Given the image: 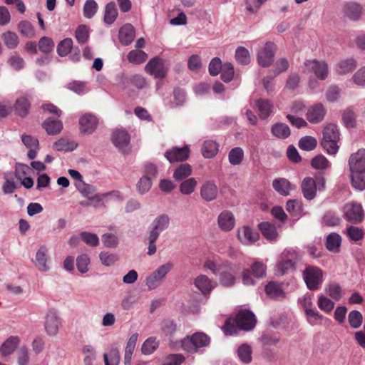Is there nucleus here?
Masks as SVG:
<instances>
[{"mask_svg":"<svg viewBox=\"0 0 365 365\" xmlns=\"http://www.w3.org/2000/svg\"><path fill=\"white\" fill-rule=\"evenodd\" d=\"M303 279L310 290L318 289L323 282L322 270L315 266H307L302 273Z\"/></svg>","mask_w":365,"mask_h":365,"instance_id":"obj_8","label":"nucleus"},{"mask_svg":"<svg viewBox=\"0 0 365 365\" xmlns=\"http://www.w3.org/2000/svg\"><path fill=\"white\" fill-rule=\"evenodd\" d=\"M43 127L48 134L56 135L61 132L63 128V124L58 120L48 118L43 123Z\"/></svg>","mask_w":365,"mask_h":365,"instance_id":"obj_38","label":"nucleus"},{"mask_svg":"<svg viewBox=\"0 0 365 365\" xmlns=\"http://www.w3.org/2000/svg\"><path fill=\"white\" fill-rule=\"evenodd\" d=\"M107 197V194H96L91 196L88 198V202L84 204L81 202V204L83 205H90L95 208L102 207L105 205L106 199Z\"/></svg>","mask_w":365,"mask_h":365,"instance_id":"obj_57","label":"nucleus"},{"mask_svg":"<svg viewBox=\"0 0 365 365\" xmlns=\"http://www.w3.org/2000/svg\"><path fill=\"white\" fill-rule=\"evenodd\" d=\"M210 343V338L203 332H195L191 336H187L180 341L182 349L190 354L199 351L201 348L207 346Z\"/></svg>","mask_w":365,"mask_h":365,"instance_id":"obj_3","label":"nucleus"},{"mask_svg":"<svg viewBox=\"0 0 365 365\" xmlns=\"http://www.w3.org/2000/svg\"><path fill=\"white\" fill-rule=\"evenodd\" d=\"M352 185L356 190H365V149H359L349 159Z\"/></svg>","mask_w":365,"mask_h":365,"instance_id":"obj_1","label":"nucleus"},{"mask_svg":"<svg viewBox=\"0 0 365 365\" xmlns=\"http://www.w3.org/2000/svg\"><path fill=\"white\" fill-rule=\"evenodd\" d=\"M189 147L185 145L182 148L173 147L168 149L165 151L164 156L170 163H174L186 160L189 157Z\"/></svg>","mask_w":365,"mask_h":365,"instance_id":"obj_16","label":"nucleus"},{"mask_svg":"<svg viewBox=\"0 0 365 365\" xmlns=\"http://www.w3.org/2000/svg\"><path fill=\"white\" fill-rule=\"evenodd\" d=\"M343 212L344 218L347 221L353 223L361 222L364 217L361 205L356 202H351L345 205Z\"/></svg>","mask_w":365,"mask_h":365,"instance_id":"obj_10","label":"nucleus"},{"mask_svg":"<svg viewBox=\"0 0 365 365\" xmlns=\"http://www.w3.org/2000/svg\"><path fill=\"white\" fill-rule=\"evenodd\" d=\"M317 145V140L312 136H304L299 141V147L300 149L306 151L314 150Z\"/></svg>","mask_w":365,"mask_h":365,"instance_id":"obj_54","label":"nucleus"},{"mask_svg":"<svg viewBox=\"0 0 365 365\" xmlns=\"http://www.w3.org/2000/svg\"><path fill=\"white\" fill-rule=\"evenodd\" d=\"M356 67V61L354 58L340 61L335 66V70L339 74H346L353 71Z\"/></svg>","mask_w":365,"mask_h":365,"instance_id":"obj_31","label":"nucleus"},{"mask_svg":"<svg viewBox=\"0 0 365 365\" xmlns=\"http://www.w3.org/2000/svg\"><path fill=\"white\" fill-rule=\"evenodd\" d=\"M170 217L167 214L158 215L149 227L150 234L159 237L160 235L170 226Z\"/></svg>","mask_w":365,"mask_h":365,"instance_id":"obj_17","label":"nucleus"},{"mask_svg":"<svg viewBox=\"0 0 365 365\" xmlns=\"http://www.w3.org/2000/svg\"><path fill=\"white\" fill-rule=\"evenodd\" d=\"M256 106L262 119L268 118L273 112L274 106L269 100L260 98L257 101Z\"/></svg>","mask_w":365,"mask_h":365,"instance_id":"obj_28","label":"nucleus"},{"mask_svg":"<svg viewBox=\"0 0 365 365\" xmlns=\"http://www.w3.org/2000/svg\"><path fill=\"white\" fill-rule=\"evenodd\" d=\"M302 72L307 74L313 73L318 80L324 81L329 76V69L325 61L309 59L304 62Z\"/></svg>","mask_w":365,"mask_h":365,"instance_id":"obj_7","label":"nucleus"},{"mask_svg":"<svg viewBox=\"0 0 365 365\" xmlns=\"http://www.w3.org/2000/svg\"><path fill=\"white\" fill-rule=\"evenodd\" d=\"M275 51V45L273 43L267 42L262 47L257 53V62L262 67H268L273 62Z\"/></svg>","mask_w":365,"mask_h":365,"instance_id":"obj_14","label":"nucleus"},{"mask_svg":"<svg viewBox=\"0 0 365 365\" xmlns=\"http://www.w3.org/2000/svg\"><path fill=\"white\" fill-rule=\"evenodd\" d=\"M324 291L333 299L338 301L343 296V291L339 284L330 282L325 286Z\"/></svg>","mask_w":365,"mask_h":365,"instance_id":"obj_40","label":"nucleus"},{"mask_svg":"<svg viewBox=\"0 0 365 365\" xmlns=\"http://www.w3.org/2000/svg\"><path fill=\"white\" fill-rule=\"evenodd\" d=\"M19 344V338L16 336L9 337L0 347V354L7 356L11 354Z\"/></svg>","mask_w":365,"mask_h":365,"instance_id":"obj_27","label":"nucleus"},{"mask_svg":"<svg viewBox=\"0 0 365 365\" xmlns=\"http://www.w3.org/2000/svg\"><path fill=\"white\" fill-rule=\"evenodd\" d=\"M235 59L241 65H247L250 63V55L249 51L243 47L239 46L235 51Z\"/></svg>","mask_w":365,"mask_h":365,"instance_id":"obj_48","label":"nucleus"},{"mask_svg":"<svg viewBox=\"0 0 365 365\" xmlns=\"http://www.w3.org/2000/svg\"><path fill=\"white\" fill-rule=\"evenodd\" d=\"M259 229L267 240L274 241L278 237L275 226L268 222H261L259 225Z\"/></svg>","mask_w":365,"mask_h":365,"instance_id":"obj_29","label":"nucleus"},{"mask_svg":"<svg viewBox=\"0 0 365 365\" xmlns=\"http://www.w3.org/2000/svg\"><path fill=\"white\" fill-rule=\"evenodd\" d=\"M237 353L241 362L244 364H249L252 361V350L250 345L247 344H242L238 347Z\"/></svg>","mask_w":365,"mask_h":365,"instance_id":"obj_41","label":"nucleus"},{"mask_svg":"<svg viewBox=\"0 0 365 365\" xmlns=\"http://www.w3.org/2000/svg\"><path fill=\"white\" fill-rule=\"evenodd\" d=\"M334 302L331 299L322 294L319 295L318 297L317 305L319 308L325 313L331 312L334 307Z\"/></svg>","mask_w":365,"mask_h":365,"instance_id":"obj_56","label":"nucleus"},{"mask_svg":"<svg viewBox=\"0 0 365 365\" xmlns=\"http://www.w3.org/2000/svg\"><path fill=\"white\" fill-rule=\"evenodd\" d=\"M197 185V182L195 178H188L181 182L180 191L184 195H190L194 192Z\"/></svg>","mask_w":365,"mask_h":365,"instance_id":"obj_55","label":"nucleus"},{"mask_svg":"<svg viewBox=\"0 0 365 365\" xmlns=\"http://www.w3.org/2000/svg\"><path fill=\"white\" fill-rule=\"evenodd\" d=\"M135 37V30L130 24H126L119 30V40L125 46L129 45Z\"/></svg>","mask_w":365,"mask_h":365,"instance_id":"obj_26","label":"nucleus"},{"mask_svg":"<svg viewBox=\"0 0 365 365\" xmlns=\"http://www.w3.org/2000/svg\"><path fill=\"white\" fill-rule=\"evenodd\" d=\"M235 323L241 329L249 331L256 324L255 314L250 310H241L236 316Z\"/></svg>","mask_w":365,"mask_h":365,"instance_id":"obj_13","label":"nucleus"},{"mask_svg":"<svg viewBox=\"0 0 365 365\" xmlns=\"http://www.w3.org/2000/svg\"><path fill=\"white\" fill-rule=\"evenodd\" d=\"M326 113L327 110L322 103H315L308 108L307 119L311 123H319L323 120Z\"/></svg>","mask_w":365,"mask_h":365,"instance_id":"obj_19","label":"nucleus"},{"mask_svg":"<svg viewBox=\"0 0 365 365\" xmlns=\"http://www.w3.org/2000/svg\"><path fill=\"white\" fill-rule=\"evenodd\" d=\"M19 33L26 38H31L35 35V31L33 25L28 21H21L17 26Z\"/></svg>","mask_w":365,"mask_h":365,"instance_id":"obj_50","label":"nucleus"},{"mask_svg":"<svg viewBox=\"0 0 365 365\" xmlns=\"http://www.w3.org/2000/svg\"><path fill=\"white\" fill-rule=\"evenodd\" d=\"M267 266L260 261L252 263L250 268L244 269L242 272V281L244 285H255L257 280L266 275Z\"/></svg>","mask_w":365,"mask_h":365,"instance_id":"obj_4","label":"nucleus"},{"mask_svg":"<svg viewBox=\"0 0 365 365\" xmlns=\"http://www.w3.org/2000/svg\"><path fill=\"white\" fill-rule=\"evenodd\" d=\"M356 114L353 109L347 108L342 112V120L347 128H353L355 125Z\"/></svg>","mask_w":365,"mask_h":365,"instance_id":"obj_60","label":"nucleus"},{"mask_svg":"<svg viewBox=\"0 0 365 365\" xmlns=\"http://www.w3.org/2000/svg\"><path fill=\"white\" fill-rule=\"evenodd\" d=\"M265 292L272 299H282L285 297V292L281 285L277 282H269L265 287Z\"/></svg>","mask_w":365,"mask_h":365,"instance_id":"obj_32","label":"nucleus"},{"mask_svg":"<svg viewBox=\"0 0 365 365\" xmlns=\"http://www.w3.org/2000/svg\"><path fill=\"white\" fill-rule=\"evenodd\" d=\"M73 46V41L70 38H67L61 41L57 46V53L60 56H67Z\"/></svg>","mask_w":365,"mask_h":365,"instance_id":"obj_62","label":"nucleus"},{"mask_svg":"<svg viewBox=\"0 0 365 365\" xmlns=\"http://www.w3.org/2000/svg\"><path fill=\"white\" fill-rule=\"evenodd\" d=\"M98 10V4L95 0H86L83 5V16L87 19L93 18Z\"/></svg>","mask_w":365,"mask_h":365,"instance_id":"obj_59","label":"nucleus"},{"mask_svg":"<svg viewBox=\"0 0 365 365\" xmlns=\"http://www.w3.org/2000/svg\"><path fill=\"white\" fill-rule=\"evenodd\" d=\"M341 243V236L335 232L329 234L327 237L326 247L329 251L337 252Z\"/></svg>","mask_w":365,"mask_h":365,"instance_id":"obj_37","label":"nucleus"},{"mask_svg":"<svg viewBox=\"0 0 365 365\" xmlns=\"http://www.w3.org/2000/svg\"><path fill=\"white\" fill-rule=\"evenodd\" d=\"M2 39L8 48L14 49L19 43L17 34L12 31H6L1 36Z\"/></svg>","mask_w":365,"mask_h":365,"instance_id":"obj_46","label":"nucleus"},{"mask_svg":"<svg viewBox=\"0 0 365 365\" xmlns=\"http://www.w3.org/2000/svg\"><path fill=\"white\" fill-rule=\"evenodd\" d=\"M217 225L223 232H230L235 226V217L230 210H223L217 217Z\"/></svg>","mask_w":365,"mask_h":365,"instance_id":"obj_20","label":"nucleus"},{"mask_svg":"<svg viewBox=\"0 0 365 365\" xmlns=\"http://www.w3.org/2000/svg\"><path fill=\"white\" fill-rule=\"evenodd\" d=\"M312 166L317 170H326L330 168L331 163L322 155L315 156L311 161Z\"/></svg>","mask_w":365,"mask_h":365,"instance_id":"obj_58","label":"nucleus"},{"mask_svg":"<svg viewBox=\"0 0 365 365\" xmlns=\"http://www.w3.org/2000/svg\"><path fill=\"white\" fill-rule=\"evenodd\" d=\"M118 10L115 4L113 1L109 2L106 5L103 20L105 24L111 25L118 17Z\"/></svg>","mask_w":365,"mask_h":365,"instance_id":"obj_35","label":"nucleus"},{"mask_svg":"<svg viewBox=\"0 0 365 365\" xmlns=\"http://www.w3.org/2000/svg\"><path fill=\"white\" fill-rule=\"evenodd\" d=\"M238 267L235 264L225 262L220 272V282L225 287H231L236 282Z\"/></svg>","mask_w":365,"mask_h":365,"instance_id":"obj_11","label":"nucleus"},{"mask_svg":"<svg viewBox=\"0 0 365 365\" xmlns=\"http://www.w3.org/2000/svg\"><path fill=\"white\" fill-rule=\"evenodd\" d=\"M228 161L230 165L236 166L240 165L245 158V152L240 147L232 148L228 153Z\"/></svg>","mask_w":365,"mask_h":365,"instance_id":"obj_34","label":"nucleus"},{"mask_svg":"<svg viewBox=\"0 0 365 365\" xmlns=\"http://www.w3.org/2000/svg\"><path fill=\"white\" fill-rule=\"evenodd\" d=\"M29 108L30 103L24 97L18 98L14 106L16 113L21 117H24L28 114Z\"/></svg>","mask_w":365,"mask_h":365,"instance_id":"obj_47","label":"nucleus"},{"mask_svg":"<svg viewBox=\"0 0 365 365\" xmlns=\"http://www.w3.org/2000/svg\"><path fill=\"white\" fill-rule=\"evenodd\" d=\"M130 138L125 130L117 129L112 135V142L120 151L125 153L129 150Z\"/></svg>","mask_w":365,"mask_h":365,"instance_id":"obj_15","label":"nucleus"},{"mask_svg":"<svg viewBox=\"0 0 365 365\" xmlns=\"http://www.w3.org/2000/svg\"><path fill=\"white\" fill-rule=\"evenodd\" d=\"M315 178L316 180L311 177H306L301 183L303 196L308 200H312L316 197L317 189L324 190L325 187L326 180L323 175H319Z\"/></svg>","mask_w":365,"mask_h":365,"instance_id":"obj_5","label":"nucleus"},{"mask_svg":"<svg viewBox=\"0 0 365 365\" xmlns=\"http://www.w3.org/2000/svg\"><path fill=\"white\" fill-rule=\"evenodd\" d=\"M75 186L80 193L88 199L96 191L94 186L87 184L84 181L78 182V184H75Z\"/></svg>","mask_w":365,"mask_h":365,"instance_id":"obj_64","label":"nucleus"},{"mask_svg":"<svg viewBox=\"0 0 365 365\" xmlns=\"http://www.w3.org/2000/svg\"><path fill=\"white\" fill-rule=\"evenodd\" d=\"M237 237L242 245L247 246L255 244L259 239L258 232L248 225H243L239 227Z\"/></svg>","mask_w":365,"mask_h":365,"instance_id":"obj_12","label":"nucleus"},{"mask_svg":"<svg viewBox=\"0 0 365 365\" xmlns=\"http://www.w3.org/2000/svg\"><path fill=\"white\" fill-rule=\"evenodd\" d=\"M344 14L346 18L351 21H359L362 14L361 6L356 2H347L344 6Z\"/></svg>","mask_w":365,"mask_h":365,"instance_id":"obj_24","label":"nucleus"},{"mask_svg":"<svg viewBox=\"0 0 365 365\" xmlns=\"http://www.w3.org/2000/svg\"><path fill=\"white\" fill-rule=\"evenodd\" d=\"M294 269V263L291 259L280 260L274 267V274L277 276H282L289 270Z\"/></svg>","mask_w":365,"mask_h":365,"instance_id":"obj_42","label":"nucleus"},{"mask_svg":"<svg viewBox=\"0 0 365 365\" xmlns=\"http://www.w3.org/2000/svg\"><path fill=\"white\" fill-rule=\"evenodd\" d=\"M148 58L145 52L141 50H133L128 54V60L133 63L140 64L143 63Z\"/></svg>","mask_w":365,"mask_h":365,"instance_id":"obj_53","label":"nucleus"},{"mask_svg":"<svg viewBox=\"0 0 365 365\" xmlns=\"http://www.w3.org/2000/svg\"><path fill=\"white\" fill-rule=\"evenodd\" d=\"M286 209L294 217H299L304 215L302 203L297 200H288Z\"/></svg>","mask_w":365,"mask_h":365,"instance_id":"obj_39","label":"nucleus"},{"mask_svg":"<svg viewBox=\"0 0 365 365\" xmlns=\"http://www.w3.org/2000/svg\"><path fill=\"white\" fill-rule=\"evenodd\" d=\"M219 150V144L214 140H207L203 143L201 151L204 158H212L215 157Z\"/></svg>","mask_w":365,"mask_h":365,"instance_id":"obj_30","label":"nucleus"},{"mask_svg":"<svg viewBox=\"0 0 365 365\" xmlns=\"http://www.w3.org/2000/svg\"><path fill=\"white\" fill-rule=\"evenodd\" d=\"M192 174V167L184 163L178 166L173 173V178L175 180L180 181L185 179Z\"/></svg>","mask_w":365,"mask_h":365,"instance_id":"obj_44","label":"nucleus"},{"mask_svg":"<svg viewBox=\"0 0 365 365\" xmlns=\"http://www.w3.org/2000/svg\"><path fill=\"white\" fill-rule=\"evenodd\" d=\"M272 186L280 195L283 196L289 195L291 183L288 180L282 178L275 179L272 182Z\"/></svg>","mask_w":365,"mask_h":365,"instance_id":"obj_33","label":"nucleus"},{"mask_svg":"<svg viewBox=\"0 0 365 365\" xmlns=\"http://www.w3.org/2000/svg\"><path fill=\"white\" fill-rule=\"evenodd\" d=\"M48 252L47 247L43 245L39 247L36 253L34 264L41 272H47L50 269Z\"/></svg>","mask_w":365,"mask_h":365,"instance_id":"obj_23","label":"nucleus"},{"mask_svg":"<svg viewBox=\"0 0 365 365\" xmlns=\"http://www.w3.org/2000/svg\"><path fill=\"white\" fill-rule=\"evenodd\" d=\"M195 285L203 294H209L216 284L206 275H200L195 280Z\"/></svg>","mask_w":365,"mask_h":365,"instance_id":"obj_25","label":"nucleus"},{"mask_svg":"<svg viewBox=\"0 0 365 365\" xmlns=\"http://www.w3.org/2000/svg\"><path fill=\"white\" fill-rule=\"evenodd\" d=\"M218 195V187L212 180H207L200 187V196L206 202L215 200Z\"/></svg>","mask_w":365,"mask_h":365,"instance_id":"obj_21","label":"nucleus"},{"mask_svg":"<svg viewBox=\"0 0 365 365\" xmlns=\"http://www.w3.org/2000/svg\"><path fill=\"white\" fill-rule=\"evenodd\" d=\"M152 185L150 177L143 175L136 183V190L140 195H143L150 191Z\"/></svg>","mask_w":365,"mask_h":365,"instance_id":"obj_43","label":"nucleus"},{"mask_svg":"<svg viewBox=\"0 0 365 365\" xmlns=\"http://www.w3.org/2000/svg\"><path fill=\"white\" fill-rule=\"evenodd\" d=\"M60 324V318L56 312L53 310L48 311L46 315L44 323L46 334L51 336H56L58 332Z\"/></svg>","mask_w":365,"mask_h":365,"instance_id":"obj_18","label":"nucleus"},{"mask_svg":"<svg viewBox=\"0 0 365 365\" xmlns=\"http://www.w3.org/2000/svg\"><path fill=\"white\" fill-rule=\"evenodd\" d=\"M304 312L309 323L312 325L316 324L317 322L324 319V317L315 308L305 307Z\"/></svg>","mask_w":365,"mask_h":365,"instance_id":"obj_61","label":"nucleus"},{"mask_svg":"<svg viewBox=\"0 0 365 365\" xmlns=\"http://www.w3.org/2000/svg\"><path fill=\"white\" fill-rule=\"evenodd\" d=\"M76 148V143L66 138H61L53 143V148L58 151H72Z\"/></svg>","mask_w":365,"mask_h":365,"instance_id":"obj_45","label":"nucleus"},{"mask_svg":"<svg viewBox=\"0 0 365 365\" xmlns=\"http://www.w3.org/2000/svg\"><path fill=\"white\" fill-rule=\"evenodd\" d=\"M159 346L155 337L147 339L142 345L141 351L143 354L149 355L153 353Z\"/></svg>","mask_w":365,"mask_h":365,"instance_id":"obj_52","label":"nucleus"},{"mask_svg":"<svg viewBox=\"0 0 365 365\" xmlns=\"http://www.w3.org/2000/svg\"><path fill=\"white\" fill-rule=\"evenodd\" d=\"M103 359L105 365H118L120 360V352L117 348H113L109 354H104Z\"/></svg>","mask_w":365,"mask_h":365,"instance_id":"obj_51","label":"nucleus"},{"mask_svg":"<svg viewBox=\"0 0 365 365\" xmlns=\"http://www.w3.org/2000/svg\"><path fill=\"white\" fill-rule=\"evenodd\" d=\"M99 258L101 262L106 267L113 266L118 260V257L116 254L108 252H101L99 254Z\"/></svg>","mask_w":365,"mask_h":365,"instance_id":"obj_63","label":"nucleus"},{"mask_svg":"<svg viewBox=\"0 0 365 365\" xmlns=\"http://www.w3.org/2000/svg\"><path fill=\"white\" fill-rule=\"evenodd\" d=\"M98 125L97 118L89 113H86L79 119L80 130L84 134H91L94 132Z\"/></svg>","mask_w":365,"mask_h":365,"instance_id":"obj_22","label":"nucleus"},{"mask_svg":"<svg viewBox=\"0 0 365 365\" xmlns=\"http://www.w3.org/2000/svg\"><path fill=\"white\" fill-rule=\"evenodd\" d=\"M339 137V131L335 124H329L324 128L321 145L328 154L334 155L338 152Z\"/></svg>","mask_w":365,"mask_h":365,"instance_id":"obj_2","label":"nucleus"},{"mask_svg":"<svg viewBox=\"0 0 365 365\" xmlns=\"http://www.w3.org/2000/svg\"><path fill=\"white\" fill-rule=\"evenodd\" d=\"M225 263L220 262L218 257H213L207 259L205 263L204 267L205 269H210L214 274H217L221 269H222Z\"/></svg>","mask_w":365,"mask_h":365,"instance_id":"obj_49","label":"nucleus"},{"mask_svg":"<svg viewBox=\"0 0 365 365\" xmlns=\"http://www.w3.org/2000/svg\"><path fill=\"white\" fill-rule=\"evenodd\" d=\"M173 264L170 262H166L155 270L151 272L145 279V284L148 290H154L159 287L167 274L173 269Z\"/></svg>","mask_w":365,"mask_h":365,"instance_id":"obj_6","label":"nucleus"},{"mask_svg":"<svg viewBox=\"0 0 365 365\" xmlns=\"http://www.w3.org/2000/svg\"><path fill=\"white\" fill-rule=\"evenodd\" d=\"M271 131L274 136L279 139H286L291 133L289 126L283 123H278L273 125Z\"/></svg>","mask_w":365,"mask_h":365,"instance_id":"obj_36","label":"nucleus"},{"mask_svg":"<svg viewBox=\"0 0 365 365\" xmlns=\"http://www.w3.org/2000/svg\"><path fill=\"white\" fill-rule=\"evenodd\" d=\"M145 71L155 78H163L167 75L168 66L165 60L156 56L148 62Z\"/></svg>","mask_w":365,"mask_h":365,"instance_id":"obj_9","label":"nucleus"}]
</instances>
